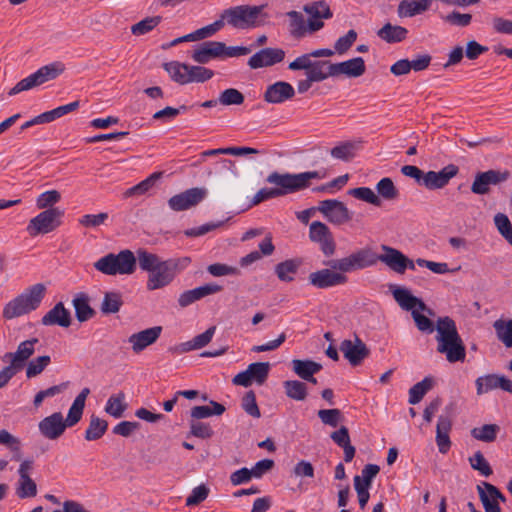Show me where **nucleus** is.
I'll list each match as a JSON object with an SVG mask.
<instances>
[{
  "label": "nucleus",
  "instance_id": "obj_40",
  "mask_svg": "<svg viewBox=\"0 0 512 512\" xmlns=\"http://www.w3.org/2000/svg\"><path fill=\"white\" fill-rule=\"evenodd\" d=\"M428 7L429 4L423 0H403L398 6V14L401 17H412L426 11Z\"/></svg>",
  "mask_w": 512,
  "mask_h": 512
},
{
  "label": "nucleus",
  "instance_id": "obj_35",
  "mask_svg": "<svg viewBox=\"0 0 512 512\" xmlns=\"http://www.w3.org/2000/svg\"><path fill=\"white\" fill-rule=\"evenodd\" d=\"M136 263L138 262L141 270L149 272V274L157 268L162 259L146 249L140 248L136 251Z\"/></svg>",
  "mask_w": 512,
  "mask_h": 512
},
{
  "label": "nucleus",
  "instance_id": "obj_57",
  "mask_svg": "<svg viewBox=\"0 0 512 512\" xmlns=\"http://www.w3.org/2000/svg\"><path fill=\"white\" fill-rule=\"evenodd\" d=\"M321 422L331 427H337L343 421L342 412L339 409H321L317 412Z\"/></svg>",
  "mask_w": 512,
  "mask_h": 512
},
{
  "label": "nucleus",
  "instance_id": "obj_13",
  "mask_svg": "<svg viewBox=\"0 0 512 512\" xmlns=\"http://www.w3.org/2000/svg\"><path fill=\"white\" fill-rule=\"evenodd\" d=\"M33 468L34 461L32 459H25L19 465V479L16 484V495L20 499L32 498L37 495L36 482L30 477V472Z\"/></svg>",
  "mask_w": 512,
  "mask_h": 512
},
{
  "label": "nucleus",
  "instance_id": "obj_24",
  "mask_svg": "<svg viewBox=\"0 0 512 512\" xmlns=\"http://www.w3.org/2000/svg\"><path fill=\"white\" fill-rule=\"evenodd\" d=\"M225 44L217 41H206L197 45L193 51L192 59L200 64L223 56Z\"/></svg>",
  "mask_w": 512,
  "mask_h": 512
},
{
  "label": "nucleus",
  "instance_id": "obj_27",
  "mask_svg": "<svg viewBox=\"0 0 512 512\" xmlns=\"http://www.w3.org/2000/svg\"><path fill=\"white\" fill-rule=\"evenodd\" d=\"M41 323L44 326L58 325L60 327H69L71 324V314L68 309L65 308L62 302H58L50 309L41 319Z\"/></svg>",
  "mask_w": 512,
  "mask_h": 512
},
{
  "label": "nucleus",
  "instance_id": "obj_12",
  "mask_svg": "<svg viewBox=\"0 0 512 512\" xmlns=\"http://www.w3.org/2000/svg\"><path fill=\"white\" fill-rule=\"evenodd\" d=\"M206 196V188L194 187L172 196L168 200V205L173 211H185L197 206Z\"/></svg>",
  "mask_w": 512,
  "mask_h": 512
},
{
  "label": "nucleus",
  "instance_id": "obj_25",
  "mask_svg": "<svg viewBox=\"0 0 512 512\" xmlns=\"http://www.w3.org/2000/svg\"><path fill=\"white\" fill-rule=\"evenodd\" d=\"M295 90L293 86L284 81L269 85L264 93V100L268 103L279 104L293 98Z\"/></svg>",
  "mask_w": 512,
  "mask_h": 512
},
{
  "label": "nucleus",
  "instance_id": "obj_18",
  "mask_svg": "<svg viewBox=\"0 0 512 512\" xmlns=\"http://www.w3.org/2000/svg\"><path fill=\"white\" fill-rule=\"evenodd\" d=\"M67 428L61 412H54L38 423L40 434L48 440H57Z\"/></svg>",
  "mask_w": 512,
  "mask_h": 512
},
{
  "label": "nucleus",
  "instance_id": "obj_22",
  "mask_svg": "<svg viewBox=\"0 0 512 512\" xmlns=\"http://www.w3.org/2000/svg\"><path fill=\"white\" fill-rule=\"evenodd\" d=\"M284 57L285 51L280 48H264L249 58L248 65L252 69L272 66L282 62Z\"/></svg>",
  "mask_w": 512,
  "mask_h": 512
},
{
  "label": "nucleus",
  "instance_id": "obj_20",
  "mask_svg": "<svg viewBox=\"0 0 512 512\" xmlns=\"http://www.w3.org/2000/svg\"><path fill=\"white\" fill-rule=\"evenodd\" d=\"M223 290L221 285L216 283H207L203 286L194 289L186 290L178 297V304L181 308L188 307L196 301H199L207 296L217 294Z\"/></svg>",
  "mask_w": 512,
  "mask_h": 512
},
{
  "label": "nucleus",
  "instance_id": "obj_30",
  "mask_svg": "<svg viewBox=\"0 0 512 512\" xmlns=\"http://www.w3.org/2000/svg\"><path fill=\"white\" fill-rule=\"evenodd\" d=\"M333 69L335 76L344 74L349 77H359L365 72V62L363 58L356 57L341 63H334Z\"/></svg>",
  "mask_w": 512,
  "mask_h": 512
},
{
  "label": "nucleus",
  "instance_id": "obj_62",
  "mask_svg": "<svg viewBox=\"0 0 512 512\" xmlns=\"http://www.w3.org/2000/svg\"><path fill=\"white\" fill-rule=\"evenodd\" d=\"M190 434L197 438L208 439L213 436L214 431L209 424L192 420L190 422Z\"/></svg>",
  "mask_w": 512,
  "mask_h": 512
},
{
  "label": "nucleus",
  "instance_id": "obj_15",
  "mask_svg": "<svg viewBox=\"0 0 512 512\" xmlns=\"http://www.w3.org/2000/svg\"><path fill=\"white\" fill-rule=\"evenodd\" d=\"M510 177L509 171L488 170L476 174L471 185L474 194L485 195L490 191V185H497L505 182Z\"/></svg>",
  "mask_w": 512,
  "mask_h": 512
},
{
  "label": "nucleus",
  "instance_id": "obj_61",
  "mask_svg": "<svg viewBox=\"0 0 512 512\" xmlns=\"http://www.w3.org/2000/svg\"><path fill=\"white\" fill-rule=\"evenodd\" d=\"M416 264L420 267H426L430 271H432L435 274H446L449 272H454L460 269V267H457L455 269L450 270L448 268V264L444 262H434L430 260H426L423 258L416 259Z\"/></svg>",
  "mask_w": 512,
  "mask_h": 512
},
{
  "label": "nucleus",
  "instance_id": "obj_17",
  "mask_svg": "<svg viewBox=\"0 0 512 512\" xmlns=\"http://www.w3.org/2000/svg\"><path fill=\"white\" fill-rule=\"evenodd\" d=\"M458 172L459 168L454 164H449L438 172L428 171L424 173L421 185L425 186L429 190L442 189L458 174Z\"/></svg>",
  "mask_w": 512,
  "mask_h": 512
},
{
  "label": "nucleus",
  "instance_id": "obj_6",
  "mask_svg": "<svg viewBox=\"0 0 512 512\" xmlns=\"http://www.w3.org/2000/svg\"><path fill=\"white\" fill-rule=\"evenodd\" d=\"M94 268L105 275H129L136 270V257L125 249L118 254L109 253L94 263Z\"/></svg>",
  "mask_w": 512,
  "mask_h": 512
},
{
  "label": "nucleus",
  "instance_id": "obj_42",
  "mask_svg": "<svg viewBox=\"0 0 512 512\" xmlns=\"http://www.w3.org/2000/svg\"><path fill=\"white\" fill-rule=\"evenodd\" d=\"M0 445H4L10 450L12 453V460H21L22 453L20 439L5 429L0 430Z\"/></svg>",
  "mask_w": 512,
  "mask_h": 512
},
{
  "label": "nucleus",
  "instance_id": "obj_46",
  "mask_svg": "<svg viewBox=\"0 0 512 512\" xmlns=\"http://www.w3.org/2000/svg\"><path fill=\"white\" fill-rule=\"evenodd\" d=\"M122 305V295L119 292H106L100 309L103 314H114L120 310Z\"/></svg>",
  "mask_w": 512,
  "mask_h": 512
},
{
  "label": "nucleus",
  "instance_id": "obj_2",
  "mask_svg": "<svg viewBox=\"0 0 512 512\" xmlns=\"http://www.w3.org/2000/svg\"><path fill=\"white\" fill-rule=\"evenodd\" d=\"M356 256V250L346 257L333 259L325 263L330 268H324L309 274V282L316 288L325 289L348 282L347 273H351L361 268L352 266L353 257Z\"/></svg>",
  "mask_w": 512,
  "mask_h": 512
},
{
  "label": "nucleus",
  "instance_id": "obj_56",
  "mask_svg": "<svg viewBox=\"0 0 512 512\" xmlns=\"http://www.w3.org/2000/svg\"><path fill=\"white\" fill-rule=\"evenodd\" d=\"M378 194L386 200H394L398 197L399 191L393 181L388 178H382L376 185Z\"/></svg>",
  "mask_w": 512,
  "mask_h": 512
},
{
  "label": "nucleus",
  "instance_id": "obj_41",
  "mask_svg": "<svg viewBox=\"0 0 512 512\" xmlns=\"http://www.w3.org/2000/svg\"><path fill=\"white\" fill-rule=\"evenodd\" d=\"M108 428V422L95 415H92L88 428L85 431V439L87 441H95L100 439Z\"/></svg>",
  "mask_w": 512,
  "mask_h": 512
},
{
  "label": "nucleus",
  "instance_id": "obj_52",
  "mask_svg": "<svg viewBox=\"0 0 512 512\" xmlns=\"http://www.w3.org/2000/svg\"><path fill=\"white\" fill-rule=\"evenodd\" d=\"M80 106L79 101H74L66 105H62L59 107H56L55 109H52L50 111H46L42 113V118L44 119L45 123H50L70 112H73L77 110Z\"/></svg>",
  "mask_w": 512,
  "mask_h": 512
},
{
  "label": "nucleus",
  "instance_id": "obj_32",
  "mask_svg": "<svg viewBox=\"0 0 512 512\" xmlns=\"http://www.w3.org/2000/svg\"><path fill=\"white\" fill-rule=\"evenodd\" d=\"M291 364L294 373L303 380L312 378V375H315L322 369V365L320 363L309 359H293Z\"/></svg>",
  "mask_w": 512,
  "mask_h": 512
},
{
  "label": "nucleus",
  "instance_id": "obj_9",
  "mask_svg": "<svg viewBox=\"0 0 512 512\" xmlns=\"http://www.w3.org/2000/svg\"><path fill=\"white\" fill-rule=\"evenodd\" d=\"M64 70L65 66L61 62H53L42 66L36 72L20 80L14 87L9 90L8 95L14 96L20 92L28 91L38 87L50 80H54L60 74H62Z\"/></svg>",
  "mask_w": 512,
  "mask_h": 512
},
{
  "label": "nucleus",
  "instance_id": "obj_44",
  "mask_svg": "<svg viewBox=\"0 0 512 512\" xmlns=\"http://www.w3.org/2000/svg\"><path fill=\"white\" fill-rule=\"evenodd\" d=\"M126 408L127 404L125 403V394L123 392H119L118 394L109 397L105 406V412L114 418H120L123 416Z\"/></svg>",
  "mask_w": 512,
  "mask_h": 512
},
{
  "label": "nucleus",
  "instance_id": "obj_19",
  "mask_svg": "<svg viewBox=\"0 0 512 512\" xmlns=\"http://www.w3.org/2000/svg\"><path fill=\"white\" fill-rule=\"evenodd\" d=\"M39 342L37 338L22 341L15 352H8L3 356V361H10V364L20 371L26 361L34 354L35 345Z\"/></svg>",
  "mask_w": 512,
  "mask_h": 512
},
{
  "label": "nucleus",
  "instance_id": "obj_28",
  "mask_svg": "<svg viewBox=\"0 0 512 512\" xmlns=\"http://www.w3.org/2000/svg\"><path fill=\"white\" fill-rule=\"evenodd\" d=\"M287 181L286 188L292 189V192L304 190L310 186V181L313 179H323L325 173L322 171H307L298 174L286 173Z\"/></svg>",
  "mask_w": 512,
  "mask_h": 512
},
{
  "label": "nucleus",
  "instance_id": "obj_49",
  "mask_svg": "<svg viewBox=\"0 0 512 512\" xmlns=\"http://www.w3.org/2000/svg\"><path fill=\"white\" fill-rule=\"evenodd\" d=\"M270 364L268 362L251 363L246 369L252 382L262 385L268 378Z\"/></svg>",
  "mask_w": 512,
  "mask_h": 512
},
{
  "label": "nucleus",
  "instance_id": "obj_38",
  "mask_svg": "<svg viewBox=\"0 0 512 512\" xmlns=\"http://www.w3.org/2000/svg\"><path fill=\"white\" fill-rule=\"evenodd\" d=\"M226 408L224 405L210 401V406H195L191 409V417L194 420L204 419L213 415L220 416L225 412Z\"/></svg>",
  "mask_w": 512,
  "mask_h": 512
},
{
  "label": "nucleus",
  "instance_id": "obj_51",
  "mask_svg": "<svg viewBox=\"0 0 512 512\" xmlns=\"http://www.w3.org/2000/svg\"><path fill=\"white\" fill-rule=\"evenodd\" d=\"M348 193L356 199L365 201L374 206H381V199L374 191L369 187H357L350 189Z\"/></svg>",
  "mask_w": 512,
  "mask_h": 512
},
{
  "label": "nucleus",
  "instance_id": "obj_43",
  "mask_svg": "<svg viewBox=\"0 0 512 512\" xmlns=\"http://www.w3.org/2000/svg\"><path fill=\"white\" fill-rule=\"evenodd\" d=\"M357 149L356 142L345 141L332 148L330 154L335 159L348 162L355 157Z\"/></svg>",
  "mask_w": 512,
  "mask_h": 512
},
{
  "label": "nucleus",
  "instance_id": "obj_3",
  "mask_svg": "<svg viewBox=\"0 0 512 512\" xmlns=\"http://www.w3.org/2000/svg\"><path fill=\"white\" fill-rule=\"evenodd\" d=\"M383 254L378 255L370 247H364L356 250V256L353 257L352 266L365 269L374 266L378 261L384 263L391 270L398 274L405 273V257L401 251L388 245H381Z\"/></svg>",
  "mask_w": 512,
  "mask_h": 512
},
{
  "label": "nucleus",
  "instance_id": "obj_58",
  "mask_svg": "<svg viewBox=\"0 0 512 512\" xmlns=\"http://www.w3.org/2000/svg\"><path fill=\"white\" fill-rule=\"evenodd\" d=\"M213 76L214 72L211 69L205 68L203 66L189 65V83H203L210 80Z\"/></svg>",
  "mask_w": 512,
  "mask_h": 512
},
{
  "label": "nucleus",
  "instance_id": "obj_21",
  "mask_svg": "<svg viewBox=\"0 0 512 512\" xmlns=\"http://www.w3.org/2000/svg\"><path fill=\"white\" fill-rule=\"evenodd\" d=\"M478 395L500 388L512 394V380L503 375L488 374L478 377L475 381Z\"/></svg>",
  "mask_w": 512,
  "mask_h": 512
},
{
  "label": "nucleus",
  "instance_id": "obj_37",
  "mask_svg": "<svg viewBox=\"0 0 512 512\" xmlns=\"http://www.w3.org/2000/svg\"><path fill=\"white\" fill-rule=\"evenodd\" d=\"M299 266L300 261L298 260H285L275 266V273L279 280L283 282H291L294 280V275L297 273Z\"/></svg>",
  "mask_w": 512,
  "mask_h": 512
},
{
  "label": "nucleus",
  "instance_id": "obj_26",
  "mask_svg": "<svg viewBox=\"0 0 512 512\" xmlns=\"http://www.w3.org/2000/svg\"><path fill=\"white\" fill-rule=\"evenodd\" d=\"M452 430V419L448 415H440L436 425V444L442 454H446L451 448L450 432Z\"/></svg>",
  "mask_w": 512,
  "mask_h": 512
},
{
  "label": "nucleus",
  "instance_id": "obj_34",
  "mask_svg": "<svg viewBox=\"0 0 512 512\" xmlns=\"http://www.w3.org/2000/svg\"><path fill=\"white\" fill-rule=\"evenodd\" d=\"M164 69L170 75L173 81L178 84L185 85L189 83V65L172 61L164 64Z\"/></svg>",
  "mask_w": 512,
  "mask_h": 512
},
{
  "label": "nucleus",
  "instance_id": "obj_39",
  "mask_svg": "<svg viewBox=\"0 0 512 512\" xmlns=\"http://www.w3.org/2000/svg\"><path fill=\"white\" fill-rule=\"evenodd\" d=\"M285 394L295 401H304L307 397V385L299 380H287L283 382Z\"/></svg>",
  "mask_w": 512,
  "mask_h": 512
},
{
  "label": "nucleus",
  "instance_id": "obj_14",
  "mask_svg": "<svg viewBox=\"0 0 512 512\" xmlns=\"http://www.w3.org/2000/svg\"><path fill=\"white\" fill-rule=\"evenodd\" d=\"M339 349L344 358L354 367L361 365L370 354L369 348L358 336H355L353 340L344 339L340 343Z\"/></svg>",
  "mask_w": 512,
  "mask_h": 512
},
{
  "label": "nucleus",
  "instance_id": "obj_55",
  "mask_svg": "<svg viewBox=\"0 0 512 512\" xmlns=\"http://www.w3.org/2000/svg\"><path fill=\"white\" fill-rule=\"evenodd\" d=\"M61 200V194L57 190H48L41 193L36 199V206L38 209L54 208L53 205Z\"/></svg>",
  "mask_w": 512,
  "mask_h": 512
},
{
  "label": "nucleus",
  "instance_id": "obj_1",
  "mask_svg": "<svg viewBox=\"0 0 512 512\" xmlns=\"http://www.w3.org/2000/svg\"><path fill=\"white\" fill-rule=\"evenodd\" d=\"M436 331L437 352L444 354L450 363L463 362L466 357V348L455 321L449 316L438 318Z\"/></svg>",
  "mask_w": 512,
  "mask_h": 512
},
{
  "label": "nucleus",
  "instance_id": "obj_5",
  "mask_svg": "<svg viewBox=\"0 0 512 512\" xmlns=\"http://www.w3.org/2000/svg\"><path fill=\"white\" fill-rule=\"evenodd\" d=\"M45 290L41 283L31 286L4 306L3 317L13 319L36 310L44 298Z\"/></svg>",
  "mask_w": 512,
  "mask_h": 512
},
{
  "label": "nucleus",
  "instance_id": "obj_64",
  "mask_svg": "<svg viewBox=\"0 0 512 512\" xmlns=\"http://www.w3.org/2000/svg\"><path fill=\"white\" fill-rule=\"evenodd\" d=\"M207 271L214 277L238 275L240 273V271L237 267L230 266V265L223 264V263L210 264L207 267Z\"/></svg>",
  "mask_w": 512,
  "mask_h": 512
},
{
  "label": "nucleus",
  "instance_id": "obj_48",
  "mask_svg": "<svg viewBox=\"0 0 512 512\" xmlns=\"http://www.w3.org/2000/svg\"><path fill=\"white\" fill-rule=\"evenodd\" d=\"M500 430L496 424H485L481 427H476L471 430V436L476 440L483 442H493Z\"/></svg>",
  "mask_w": 512,
  "mask_h": 512
},
{
  "label": "nucleus",
  "instance_id": "obj_7",
  "mask_svg": "<svg viewBox=\"0 0 512 512\" xmlns=\"http://www.w3.org/2000/svg\"><path fill=\"white\" fill-rule=\"evenodd\" d=\"M190 263L191 258L187 256L162 260L157 268L148 276V290H156L169 285L175 276L186 269Z\"/></svg>",
  "mask_w": 512,
  "mask_h": 512
},
{
  "label": "nucleus",
  "instance_id": "obj_16",
  "mask_svg": "<svg viewBox=\"0 0 512 512\" xmlns=\"http://www.w3.org/2000/svg\"><path fill=\"white\" fill-rule=\"evenodd\" d=\"M318 209L331 223L335 225H342L352 219V214L346 205L335 199L321 201Z\"/></svg>",
  "mask_w": 512,
  "mask_h": 512
},
{
  "label": "nucleus",
  "instance_id": "obj_4",
  "mask_svg": "<svg viewBox=\"0 0 512 512\" xmlns=\"http://www.w3.org/2000/svg\"><path fill=\"white\" fill-rule=\"evenodd\" d=\"M302 13L291 11L288 13L296 32L317 31L323 28V19L332 17L328 4L324 1L314 2L304 7Z\"/></svg>",
  "mask_w": 512,
  "mask_h": 512
},
{
  "label": "nucleus",
  "instance_id": "obj_33",
  "mask_svg": "<svg viewBox=\"0 0 512 512\" xmlns=\"http://www.w3.org/2000/svg\"><path fill=\"white\" fill-rule=\"evenodd\" d=\"M334 63L325 60L314 61L309 72H305L306 76H310L316 82L324 81L329 77H334Z\"/></svg>",
  "mask_w": 512,
  "mask_h": 512
},
{
  "label": "nucleus",
  "instance_id": "obj_54",
  "mask_svg": "<svg viewBox=\"0 0 512 512\" xmlns=\"http://www.w3.org/2000/svg\"><path fill=\"white\" fill-rule=\"evenodd\" d=\"M494 223L503 238L512 246V224L503 213H498L494 216Z\"/></svg>",
  "mask_w": 512,
  "mask_h": 512
},
{
  "label": "nucleus",
  "instance_id": "obj_50",
  "mask_svg": "<svg viewBox=\"0 0 512 512\" xmlns=\"http://www.w3.org/2000/svg\"><path fill=\"white\" fill-rule=\"evenodd\" d=\"M50 363L51 358L49 355H43L32 359L26 366V377L31 379L40 375Z\"/></svg>",
  "mask_w": 512,
  "mask_h": 512
},
{
  "label": "nucleus",
  "instance_id": "obj_23",
  "mask_svg": "<svg viewBox=\"0 0 512 512\" xmlns=\"http://www.w3.org/2000/svg\"><path fill=\"white\" fill-rule=\"evenodd\" d=\"M162 333L161 326L147 328L129 336L128 342L131 344L134 353L138 354L148 346L155 343Z\"/></svg>",
  "mask_w": 512,
  "mask_h": 512
},
{
  "label": "nucleus",
  "instance_id": "obj_59",
  "mask_svg": "<svg viewBox=\"0 0 512 512\" xmlns=\"http://www.w3.org/2000/svg\"><path fill=\"white\" fill-rule=\"evenodd\" d=\"M242 409L254 418H260L261 412L256 402V395L253 391H248L241 401Z\"/></svg>",
  "mask_w": 512,
  "mask_h": 512
},
{
  "label": "nucleus",
  "instance_id": "obj_10",
  "mask_svg": "<svg viewBox=\"0 0 512 512\" xmlns=\"http://www.w3.org/2000/svg\"><path fill=\"white\" fill-rule=\"evenodd\" d=\"M63 215L64 211L60 208L43 210L29 221L26 230L32 237L39 234H48L61 225Z\"/></svg>",
  "mask_w": 512,
  "mask_h": 512
},
{
  "label": "nucleus",
  "instance_id": "obj_36",
  "mask_svg": "<svg viewBox=\"0 0 512 512\" xmlns=\"http://www.w3.org/2000/svg\"><path fill=\"white\" fill-rule=\"evenodd\" d=\"M163 175V172H154L150 176H148L146 179L138 183L137 185H134L133 187L127 189L124 192V197H132V196H140L147 193L150 189H152L157 182Z\"/></svg>",
  "mask_w": 512,
  "mask_h": 512
},
{
  "label": "nucleus",
  "instance_id": "obj_31",
  "mask_svg": "<svg viewBox=\"0 0 512 512\" xmlns=\"http://www.w3.org/2000/svg\"><path fill=\"white\" fill-rule=\"evenodd\" d=\"M72 304L79 322H85L96 314L95 310L89 304V297L86 293L80 292L76 294Z\"/></svg>",
  "mask_w": 512,
  "mask_h": 512
},
{
  "label": "nucleus",
  "instance_id": "obj_11",
  "mask_svg": "<svg viewBox=\"0 0 512 512\" xmlns=\"http://www.w3.org/2000/svg\"><path fill=\"white\" fill-rule=\"evenodd\" d=\"M286 178V173L281 174L278 172H272L269 174L266 181L270 184L276 185V187L260 189L253 197V205H257L272 198H277L293 193L292 189L286 188L285 186L289 182Z\"/></svg>",
  "mask_w": 512,
  "mask_h": 512
},
{
  "label": "nucleus",
  "instance_id": "obj_60",
  "mask_svg": "<svg viewBox=\"0 0 512 512\" xmlns=\"http://www.w3.org/2000/svg\"><path fill=\"white\" fill-rule=\"evenodd\" d=\"M218 101L225 106L241 105L244 102V95L235 88H228L221 92Z\"/></svg>",
  "mask_w": 512,
  "mask_h": 512
},
{
  "label": "nucleus",
  "instance_id": "obj_29",
  "mask_svg": "<svg viewBox=\"0 0 512 512\" xmlns=\"http://www.w3.org/2000/svg\"><path fill=\"white\" fill-rule=\"evenodd\" d=\"M393 297L399 306L407 311H413L418 308L421 311L426 310V304L416 296L412 295L409 290L405 288L396 287L392 290Z\"/></svg>",
  "mask_w": 512,
  "mask_h": 512
},
{
  "label": "nucleus",
  "instance_id": "obj_47",
  "mask_svg": "<svg viewBox=\"0 0 512 512\" xmlns=\"http://www.w3.org/2000/svg\"><path fill=\"white\" fill-rule=\"evenodd\" d=\"M433 380L430 377H425L422 381L413 385L409 390V403H419L425 394L432 388Z\"/></svg>",
  "mask_w": 512,
  "mask_h": 512
},
{
  "label": "nucleus",
  "instance_id": "obj_53",
  "mask_svg": "<svg viewBox=\"0 0 512 512\" xmlns=\"http://www.w3.org/2000/svg\"><path fill=\"white\" fill-rule=\"evenodd\" d=\"M468 460L472 469L478 471L482 476L489 477L493 474L490 464L481 451H476Z\"/></svg>",
  "mask_w": 512,
  "mask_h": 512
},
{
  "label": "nucleus",
  "instance_id": "obj_63",
  "mask_svg": "<svg viewBox=\"0 0 512 512\" xmlns=\"http://www.w3.org/2000/svg\"><path fill=\"white\" fill-rule=\"evenodd\" d=\"M209 488L205 484L195 487L191 494L186 498V506H196L206 500L209 495Z\"/></svg>",
  "mask_w": 512,
  "mask_h": 512
},
{
  "label": "nucleus",
  "instance_id": "obj_8",
  "mask_svg": "<svg viewBox=\"0 0 512 512\" xmlns=\"http://www.w3.org/2000/svg\"><path fill=\"white\" fill-rule=\"evenodd\" d=\"M264 6L240 5L224 11L227 23L235 29L257 28L266 20Z\"/></svg>",
  "mask_w": 512,
  "mask_h": 512
},
{
  "label": "nucleus",
  "instance_id": "obj_45",
  "mask_svg": "<svg viewBox=\"0 0 512 512\" xmlns=\"http://www.w3.org/2000/svg\"><path fill=\"white\" fill-rule=\"evenodd\" d=\"M493 327L496 331L497 338L507 347H512V320L498 319L494 322Z\"/></svg>",
  "mask_w": 512,
  "mask_h": 512
}]
</instances>
